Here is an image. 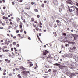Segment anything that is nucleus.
Here are the masks:
<instances>
[{
	"mask_svg": "<svg viewBox=\"0 0 78 78\" xmlns=\"http://www.w3.org/2000/svg\"><path fill=\"white\" fill-rule=\"evenodd\" d=\"M17 47H19V44H17L16 45Z\"/></svg>",
	"mask_w": 78,
	"mask_h": 78,
	"instance_id": "052dcab7",
	"label": "nucleus"
},
{
	"mask_svg": "<svg viewBox=\"0 0 78 78\" xmlns=\"http://www.w3.org/2000/svg\"><path fill=\"white\" fill-rule=\"evenodd\" d=\"M20 69H22V70H25V68L23 67L22 66H21Z\"/></svg>",
	"mask_w": 78,
	"mask_h": 78,
	"instance_id": "4468645a",
	"label": "nucleus"
},
{
	"mask_svg": "<svg viewBox=\"0 0 78 78\" xmlns=\"http://www.w3.org/2000/svg\"><path fill=\"white\" fill-rule=\"evenodd\" d=\"M73 37L74 38V40H76V37H76L75 36V35H74Z\"/></svg>",
	"mask_w": 78,
	"mask_h": 78,
	"instance_id": "a878e982",
	"label": "nucleus"
},
{
	"mask_svg": "<svg viewBox=\"0 0 78 78\" xmlns=\"http://www.w3.org/2000/svg\"><path fill=\"white\" fill-rule=\"evenodd\" d=\"M53 3L55 5H56V6H58V5H59L58 2V1L56 0H55L54 1Z\"/></svg>",
	"mask_w": 78,
	"mask_h": 78,
	"instance_id": "423d86ee",
	"label": "nucleus"
},
{
	"mask_svg": "<svg viewBox=\"0 0 78 78\" xmlns=\"http://www.w3.org/2000/svg\"><path fill=\"white\" fill-rule=\"evenodd\" d=\"M11 50L12 51H13V48H11Z\"/></svg>",
	"mask_w": 78,
	"mask_h": 78,
	"instance_id": "680f3d73",
	"label": "nucleus"
},
{
	"mask_svg": "<svg viewBox=\"0 0 78 78\" xmlns=\"http://www.w3.org/2000/svg\"><path fill=\"white\" fill-rule=\"evenodd\" d=\"M67 39V38L65 37L64 39H63V41L61 40V41H62V42H67L68 41Z\"/></svg>",
	"mask_w": 78,
	"mask_h": 78,
	"instance_id": "6e6552de",
	"label": "nucleus"
},
{
	"mask_svg": "<svg viewBox=\"0 0 78 78\" xmlns=\"http://www.w3.org/2000/svg\"><path fill=\"white\" fill-rule=\"evenodd\" d=\"M5 20H8V17H6L5 18Z\"/></svg>",
	"mask_w": 78,
	"mask_h": 78,
	"instance_id": "c03bdc74",
	"label": "nucleus"
},
{
	"mask_svg": "<svg viewBox=\"0 0 78 78\" xmlns=\"http://www.w3.org/2000/svg\"><path fill=\"white\" fill-rule=\"evenodd\" d=\"M17 28V26H16V27H15L14 28V30H16V28Z\"/></svg>",
	"mask_w": 78,
	"mask_h": 78,
	"instance_id": "37998d69",
	"label": "nucleus"
},
{
	"mask_svg": "<svg viewBox=\"0 0 78 78\" xmlns=\"http://www.w3.org/2000/svg\"><path fill=\"white\" fill-rule=\"evenodd\" d=\"M3 48H4V49L7 48V47L6 46H5L3 47Z\"/></svg>",
	"mask_w": 78,
	"mask_h": 78,
	"instance_id": "bb28decb",
	"label": "nucleus"
},
{
	"mask_svg": "<svg viewBox=\"0 0 78 78\" xmlns=\"http://www.w3.org/2000/svg\"><path fill=\"white\" fill-rule=\"evenodd\" d=\"M34 11H35L36 12H38V10L37 9H34Z\"/></svg>",
	"mask_w": 78,
	"mask_h": 78,
	"instance_id": "393cba45",
	"label": "nucleus"
},
{
	"mask_svg": "<svg viewBox=\"0 0 78 78\" xmlns=\"http://www.w3.org/2000/svg\"><path fill=\"white\" fill-rule=\"evenodd\" d=\"M70 75V76H75L76 75H75V73H71Z\"/></svg>",
	"mask_w": 78,
	"mask_h": 78,
	"instance_id": "2eb2a0df",
	"label": "nucleus"
},
{
	"mask_svg": "<svg viewBox=\"0 0 78 78\" xmlns=\"http://www.w3.org/2000/svg\"><path fill=\"white\" fill-rule=\"evenodd\" d=\"M69 54L66 55V57H69Z\"/></svg>",
	"mask_w": 78,
	"mask_h": 78,
	"instance_id": "4c0bfd02",
	"label": "nucleus"
},
{
	"mask_svg": "<svg viewBox=\"0 0 78 78\" xmlns=\"http://www.w3.org/2000/svg\"><path fill=\"white\" fill-rule=\"evenodd\" d=\"M74 63H72L71 64V67H73V68H75V67H73V66H75V64H74Z\"/></svg>",
	"mask_w": 78,
	"mask_h": 78,
	"instance_id": "dca6fc26",
	"label": "nucleus"
},
{
	"mask_svg": "<svg viewBox=\"0 0 78 78\" xmlns=\"http://www.w3.org/2000/svg\"><path fill=\"white\" fill-rule=\"evenodd\" d=\"M37 18H39V17H40V16H39V15H37Z\"/></svg>",
	"mask_w": 78,
	"mask_h": 78,
	"instance_id": "79ce46f5",
	"label": "nucleus"
},
{
	"mask_svg": "<svg viewBox=\"0 0 78 78\" xmlns=\"http://www.w3.org/2000/svg\"><path fill=\"white\" fill-rule=\"evenodd\" d=\"M6 72V70L5 69L4 70V72L5 73Z\"/></svg>",
	"mask_w": 78,
	"mask_h": 78,
	"instance_id": "e2e57ef3",
	"label": "nucleus"
},
{
	"mask_svg": "<svg viewBox=\"0 0 78 78\" xmlns=\"http://www.w3.org/2000/svg\"><path fill=\"white\" fill-rule=\"evenodd\" d=\"M34 22L35 23H37V24L38 23V22H37V21H35Z\"/></svg>",
	"mask_w": 78,
	"mask_h": 78,
	"instance_id": "a19ab883",
	"label": "nucleus"
},
{
	"mask_svg": "<svg viewBox=\"0 0 78 78\" xmlns=\"http://www.w3.org/2000/svg\"><path fill=\"white\" fill-rule=\"evenodd\" d=\"M25 9H30V6H28V8H26Z\"/></svg>",
	"mask_w": 78,
	"mask_h": 78,
	"instance_id": "aec40b11",
	"label": "nucleus"
},
{
	"mask_svg": "<svg viewBox=\"0 0 78 78\" xmlns=\"http://www.w3.org/2000/svg\"><path fill=\"white\" fill-rule=\"evenodd\" d=\"M69 44H70V45H73V44H75V42H70L69 43Z\"/></svg>",
	"mask_w": 78,
	"mask_h": 78,
	"instance_id": "f3484780",
	"label": "nucleus"
},
{
	"mask_svg": "<svg viewBox=\"0 0 78 78\" xmlns=\"http://www.w3.org/2000/svg\"><path fill=\"white\" fill-rule=\"evenodd\" d=\"M18 77V78H22V77L20 76V74H18L17 75Z\"/></svg>",
	"mask_w": 78,
	"mask_h": 78,
	"instance_id": "4be33fe9",
	"label": "nucleus"
},
{
	"mask_svg": "<svg viewBox=\"0 0 78 78\" xmlns=\"http://www.w3.org/2000/svg\"><path fill=\"white\" fill-rule=\"evenodd\" d=\"M32 66H33V64H30V65L29 66V67H31Z\"/></svg>",
	"mask_w": 78,
	"mask_h": 78,
	"instance_id": "f704fd0d",
	"label": "nucleus"
},
{
	"mask_svg": "<svg viewBox=\"0 0 78 78\" xmlns=\"http://www.w3.org/2000/svg\"><path fill=\"white\" fill-rule=\"evenodd\" d=\"M28 39H29V40H31V38L30 37H29L28 38Z\"/></svg>",
	"mask_w": 78,
	"mask_h": 78,
	"instance_id": "69168bd1",
	"label": "nucleus"
},
{
	"mask_svg": "<svg viewBox=\"0 0 78 78\" xmlns=\"http://www.w3.org/2000/svg\"><path fill=\"white\" fill-rule=\"evenodd\" d=\"M68 2H67V3L69 4H70V5H72V1L71 0H67Z\"/></svg>",
	"mask_w": 78,
	"mask_h": 78,
	"instance_id": "9b49d317",
	"label": "nucleus"
},
{
	"mask_svg": "<svg viewBox=\"0 0 78 78\" xmlns=\"http://www.w3.org/2000/svg\"><path fill=\"white\" fill-rule=\"evenodd\" d=\"M2 25H3V26H5V24L4 23H2Z\"/></svg>",
	"mask_w": 78,
	"mask_h": 78,
	"instance_id": "a18cd8bd",
	"label": "nucleus"
},
{
	"mask_svg": "<svg viewBox=\"0 0 78 78\" xmlns=\"http://www.w3.org/2000/svg\"><path fill=\"white\" fill-rule=\"evenodd\" d=\"M17 21H19V20H20V19H19V18H17Z\"/></svg>",
	"mask_w": 78,
	"mask_h": 78,
	"instance_id": "ea45409f",
	"label": "nucleus"
},
{
	"mask_svg": "<svg viewBox=\"0 0 78 78\" xmlns=\"http://www.w3.org/2000/svg\"><path fill=\"white\" fill-rule=\"evenodd\" d=\"M62 35H64L65 36H66V37H67V34L65 33H63L62 34Z\"/></svg>",
	"mask_w": 78,
	"mask_h": 78,
	"instance_id": "412c9836",
	"label": "nucleus"
},
{
	"mask_svg": "<svg viewBox=\"0 0 78 78\" xmlns=\"http://www.w3.org/2000/svg\"><path fill=\"white\" fill-rule=\"evenodd\" d=\"M54 65H55V66H59V64L58 63L55 64H54Z\"/></svg>",
	"mask_w": 78,
	"mask_h": 78,
	"instance_id": "c85d7f7f",
	"label": "nucleus"
},
{
	"mask_svg": "<svg viewBox=\"0 0 78 78\" xmlns=\"http://www.w3.org/2000/svg\"><path fill=\"white\" fill-rule=\"evenodd\" d=\"M47 61L48 62H51V57L50 56H48L47 57Z\"/></svg>",
	"mask_w": 78,
	"mask_h": 78,
	"instance_id": "7ed1b4c3",
	"label": "nucleus"
},
{
	"mask_svg": "<svg viewBox=\"0 0 78 78\" xmlns=\"http://www.w3.org/2000/svg\"><path fill=\"white\" fill-rule=\"evenodd\" d=\"M55 28H56V27H57V25H56L55 24Z\"/></svg>",
	"mask_w": 78,
	"mask_h": 78,
	"instance_id": "864d4df0",
	"label": "nucleus"
},
{
	"mask_svg": "<svg viewBox=\"0 0 78 78\" xmlns=\"http://www.w3.org/2000/svg\"><path fill=\"white\" fill-rule=\"evenodd\" d=\"M31 20L32 22H34V18H32L31 19Z\"/></svg>",
	"mask_w": 78,
	"mask_h": 78,
	"instance_id": "b1692460",
	"label": "nucleus"
},
{
	"mask_svg": "<svg viewBox=\"0 0 78 78\" xmlns=\"http://www.w3.org/2000/svg\"><path fill=\"white\" fill-rule=\"evenodd\" d=\"M23 74V75L25 76H26L27 75V72L26 71H23L22 72H21Z\"/></svg>",
	"mask_w": 78,
	"mask_h": 78,
	"instance_id": "0eeeda50",
	"label": "nucleus"
},
{
	"mask_svg": "<svg viewBox=\"0 0 78 78\" xmlns=\"http://www.w3.org/2000/svg\"><path fill=\"white\" fill-rule=\"evenodd\" d=\"M71 73H70V71H69V72H68L66 73V74H67V76H70Z\"/></svg>",
	"mask_w": 78,
	"mask_h": 78,
	"instance_id": "f8f14e48",
	"label": "nucleus"
},
{
	"mask_svg": "<svg viewBox=\"0 0 78 78\" xmlns=\"http://www.w3.org/2000/svg\"><path fill=\"white\" fill-rule=\"evenodd\" d=\"M3 75H6V73L4 72L3 73Z\"/></svg>",
	"mask_w": 78,
	"mask_h": 78,
	"instance_id": "de8ad7c7",
	"label": "nucleus"
},
{
	"mask_svg": "<svg viewBox=\"0 0 78 78\" xmlns=\"http://www.w3.org/2000/svg\"><path fill=\"white\" fill-rule=\"evenodd\" d=\"M10 28H12V27L11 26H9V29H10Z\"/></svg>",
	"mask_w": 78,
	"mask_h": 78,
	"instance_id": "c9c22d12",
	"label": "nucleus"
},
{
	"mask_svg": "<svg viewBox=\"0 0 78 78\" xmlns=\"http://www.w3.org/2000/svg\"><path fill=\"white\" fill-rule=\"evenodd\" d=\"M51 71V69H49L48 72H50Z\"/></svg>",
	"mask_w": 78,
	"mask_h": 78,
	"instance_id": "13d9d810",
	"label": "nucleus"
},
{
	"mask_svg": "<svg viewBox=\"0 0 78 78\" xmlns=\"http://www.w3.org/2000/svg\"><path fill=\"white\" fill-rule=\"evenodd\" d=\"M9 57H11V55L9 54Z\"/></svg>",
	"mask_w": 78,
	"mask_h": 78,
	"instance_id": "bf43d9fd",
	"label": "nucleus"
},
{
	"mask_svg": "<svg viewBox=\"0 0 78 78\" xmlns=\"http://www.w3.org/2000/svg\"><path fill=\"white\" fill-rule=\"evenodd\" d=\"M58 58H59V57H58L57 56H55L54 57V59L55 61H58Z\"/></svg>",
	"mask_w": 78,
	"mask_h": 78,
	"instance_id": "9d476101",
	"label": "nucleus"
},
{
	"mask_svg": "<svg viewBox=\"0 0 78 78\" xmlns=\"http://www.w3.org/2000/svg\"><path fill=\"white\" fill-rule=\"evenodd\" d=\"M76 6H77L78 7V2H76Z\"/></svg>",
	"mask_w": 78,
	"mask_h": 78,
	"instance_id": "e433bc0d",
	"label": "nucleus"
},
{
	"mask_svg": "<svg viewBox=\"0 0 78 78\" xmlns=\"http://www.w3.org/2000/svg\"><path fill=\"white\" fill-rule=\"evenodd\" d=\"M78 56L76 55L75 56L74 58L75 59V61H76L78 59Z\"/></svg>",
	"mask_w": 78,
	"mask_h": 78,
	"instance_id": "a211bd4d",
	"label": "nucleus"
},
{
	"mask_svg": "<svg viewBox=\"0 0 78 78\" xmlns=\"http://www.w3.org/2000/svg\"><path fill=\"white\" fill-rule=\"evenodd\" d=\"M41 6L42 8H44V4H42L41 5Z\"/></svg>",
	"mask_w": 78,
	"mask_h": 78,
	"instance_id": "7c9ffc66",
	"label": "nucleus"
},
{
	"mask_svg": "<svg viewBox=\"0 0 78 78\" xmlns=\"http://www.w3.org/2000/svg\"><path fill=\"white\" fill-rule=\"evenodd\" d=\"M44 20L45 21V20H46V18H45V17H44Z\"/></svg>",
	"mask_w": 78,
	"mask_h": 78,
	"instance_id": "6e6d98bb",
	"label": "nucleus"
},
{
	"mask_svg": "<svg viewBox=\"0 0 78 78\" xmlns=\"http://www.w3.org/2000/svg\"><path fill=\"white\" fill-rule=\"evenodd\" d=\"M39 28H38L37 27L36 28V30H37V31H39Z\"/></svg>",
	"mask_w": 78,
	"mask_h": 78,
	"instance_id": "58836bf2",
	"label": "nucleus"
},
{
	"mask_svg": "<svg viewBox=\"0 0 78 78\" xmlns=\"http://www.w3.org/2000/svg\"><path fill=\"white\" fill-rule=\"evenodd\" d=\"M64 8V5L63 4H62L59 7V11H61Z\"/></svg>",
	"mask_w": 78,
	"mask_h": 78,
	"instance_id": "39448f33",
	"label": "nucleus"
},
{
	"mask_svg": "<svg viewBox=\"0 0 78 78\" xmlns=\"http://www.w3.org/2000/svg\"><path fill=\"white\" fill-rule=\"evenodd\" d=\"M5 51H6V52H8V51H9V50H5Z\"/></svg>",
	"mask_w": 78,
	"mask_h": 78,
	"instance_id": "49530a36",
	"label": "nucleus"
},
{
	"mask_svg": "<svg viewBox=\"0 0 78 78\" xmlns=\"http://www.w3.org/2000/svg\"><path fill=\"white\" fill-rule=\"evenodd\" d=\"M60 61H61V62L62 61V59H60Z\"/></svg>",
	"mask_w": 78,
	"mask_h": 78,
	"instance_id": "774afa93",
	"label": "nucleus"
},
{
	"mask_svg": "<svg viewBox=\"0 0 78 78\" xmlns=\"http://www.w3.org/2000/svg\"><path fill=\"white\" fill-rule=\"evenodd\" d=\"M56 22H57V23H59V22H60V21H59V20H56Z\"/></svg>",
	"mask_w": 78,
	"mask_h": 78,
	"instance_id": "cd10ccee",
	"label": "nucleus"
},
{
	"mask_svg": "<svg viewBox=\"0 0 78 78\" xmlns=\"http://www.w3.org/2000/svg\"><path fill=\"white\" fill-rule=\"evenodd\" d=\"M60 69H62L63 71H64L65 72H66L68 69L67 68V66H61V67H60Z\"/></svg>",
	"mask_w": 78,
	"mask_h": 78,
	"instance_id": "f257e3e1",
	"label": "nucleus"
},
{
	"mask_svg": "<svg viewBox=\"0 0 78 78\" xmlns=\"http://www.w3.org/2000/svg\"><path fill=\"white\" fill-rule=\"evenodd\" d=\"M74 35L73 34L67 35V36L69 37L70 39H73L74 37Z\"/></svg>",
	"mask_w": 78,
	"mask_h": 78,
	"instance_id": "20e7f679",
	"label": "nucleus"
},
{
	"mask_svg": "<svg viewBox=\"0 0 78 78\" xmlns=\"http://www.w3.org/2000/svg\"><path fill=\"white\" fill-rule=\"evenodd\" d=\"M53 34H56V32H53Z\"/></svg>",
	"mask_w": 78,
	"mask_h": 78,
	"instance_id": "5fc2aeb1",
	"label": "nucleus"
},
{
	"mask_svg": "<svg viewBox=\"0 0 78 78\" xmlns=\"http://www.w3.org/2000/svg\"><path fill=\"white\" fill-rule=\"evenodd\" d=\"M71 50L73 51H75L76 50V47L74 46L73 47L71 48Z\"/></svg>",
	"mask_w": 78,
	"mask_h": 78,
	"instance_id": "1a4fd4ad",
	"label": "nucleus"
},
{
	"mask_svg": "<svg viewBox=\"0 0 78 78\" xmlns=\"http://www.w3.org/2000/svg\"><path fill=\"white\" fill-rule=\"evenodd\" d=\"M14 50H15V51H17V49H16V48H14Z\"/></svg>",
	"mask_w": 78,
	"mask_h": 78,
	"instance_id": "2f4dec72",
	"label": "nucleus"
},
{
	"mask_svg": "<svg viewBox=\"0 0 78 78\" xmlns=\"http://www.w3.org/2000/svg\"><path fill=\"white\" fill-rule=\"evenodd\" d=\"M3 9H5V8H6V7H3Z\"/></svg>",
	"mask_w": 78,
	"mask_h": 78,
	"instance_id": "338daca9",
	"label": "nucleus"
},
{
	"mask_svg": "<svg viewBox=\"0 0 78 78\" xmlns=\"http://www.w3.org/2000/svg\"><path fill=\"white\" fill-rule=\"evenodd\" d=\"M62 48H65V47H64V45H63V44L62 45Z\"/></svg>",
	"mask_w": 78,
	"mask_h": 78,
	"instance_id": "c756f323",
	"label": "nucleus"
},
{
	"mask_svg": "<svg viewBox=\"0 0 78 78\" xmlns=\"http://www.w3.org/2000/svg\"><path fill=\"white\" fill-rule=\"evenodd\" d=\"M20 3H22V0H20Z\"/></svg>",
	"mask_w": 78,
	"mask_h": 78,
	"instance_id": "4d7b16f0",
	"label": "nucleus"
},
{
	"mask_svg": "<svg viewBox=\"0 0 78 78\" xmlns=\"http://www.w3.org/2000/svg\"><path fill=\"white\" fill-rule=\"evenodd\" d=\"M75 7V8L76 10V11H77V13H78V8L76 7Z\"/></svg>",
	"mask_w": 78,
	"mask_h": 78,
	"instance_id": "5701e85b",
	"label": "nucleus"
},
{
	"mask_svg": "<svg viewBox=\"0 0 78 78\" xmlns=\"http://www.w3.org/2000/svg\"><path fill=\"white\" fill-rule=\"evenodd\" d=\"M62 57H64V58H65V57H66V55H62Z\"/></svg>",
	"mask_w": 78,
	"mask_h": 78,
	"instance_id": "473e14b6",
	"label": "nucleus"
},
{
	"mask_svg": "<svg viewBox=\"0 0 78 78\" xmlns=\"http://www.w3.org/2000/svg\"><path fill=\"white\" fill-rule=\"evenodd\" d=\"M8 61V59H5V61L7 62V61Z\"/></svg>",
	"mask_w": 78,
	"mask_h": 78,
	"instance_id": "603ef678",
	"label": "nucleus"
},
{
	"mask_svg": "<svg viewBox=\"0 0 78 78\" xmlns=\"http://www.w3.org/2000/svg\"><path fill=\"white\" fill-rule=\"evenodd\" d=\"M59 40V41H61V42H62V41H63V39H62V37H60Z\"/></svg>",
	"mask_w": 78,
	"mask_h": 78,
	"instance_id": "6ab92c4d",
	"label": "nucleus"
},
{
	"mask_svg": "<svg viewBox=\"0 0 78 78\" xmlns=\"http://www.w3.org/2000/svg\"><path fill=\"white\" fill-rule=\"evenodd\" d=\"M10 25H12V22H11L10 23Z\"/></svg>",
	"mask_w": 78,
	"mask_h": 78,
	"instance_id": "0e129e2a",
	"label": "nucleus"
},
{
	"mask_svg": "<svg viewBox=\"0 0 78 78\" xmlns=\"http://www.w3.org/2000/svg\"><path fill=\"white\" fill-rule=\"evenodd\" d=\"M68 7H69V10L70 12H72V11H74L75 9V7L74 6H71L70 7L68 6Z\"/></svg>",
	"mask_w": 78,
	"mask_h": 78,
	"instance_id": "f03ea898",
	"label": "nucleus"
},
{
	"mask_svg": "<svg viewBox=\"0 0 78 78\" xmlns=\"http://www.w3.org/2000/svg\"><path fill=\"white\" fill-rule=\"evenodd\" d=\"M13 39H16V36H14L13 37Z\"/></svg>",
	"mask_w": 78,
	"mask_h": 78,
	"instance_id": "3c124183",
	"label": "nucleus"
},
{
	"mask_svg": "<svg viewBox=\"0 0 78 78\" xmlns=\"http://www.w3.org/2000/svg\"><path fill=\"white\" fill-rule=\"evenodd\" d=\"M12 5H14V4H15L14 2H12Z\"/></svg>",
	"mask_w": 78,
	"mask_h": 78,
	"instance_id": "09e8293b",
	"label": "nucleus"
},
{
	"mask_svg": "<svg viewBox=\"0 0 78 78\" xmlns=\"http://www.w3.org/2000/svg\"><path fill=\"white\" fill-rule=\"evenodd\" d=\"M16 43L15 42H13V45H16Z\"/></svg>",
	"mask_w": 78,
	"mask_h": 78,
	"instance_id": "72a5a7b5",
	"label": "nucleus"
},
{
	"mask_svg": "<svg viewBox=\"0 0 78 78\" xmlns=\"http://www.w3.org/2000/svg\"><path fill=\"white\" fill-rule=\"evenodd\" d=\"M67 46H68V44H65V47H67Z\"/></svg>",
	"mask_w": 78,
	"mask_h": 78,
	"instance_id": "8fccbe9b",
	"label": "nucleus"
},
{
	"mask_svg": "<svg viewBox=\"0 0 78 78\" xmlns=\"http://www.w3.org/2000/svg\"><path fill=\"white\" fill-rule=\"evenodd\" d=\"M45 52H43V54L44 55H47V53H48V51H47V50H45Z\"/></svg>",
	"mask_w": 78,
	"mask_h": 78,
	"instance_id": "ddd939ff",
	"label": "nucleus"
}]
</instances>
